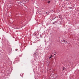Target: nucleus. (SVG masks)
I'll return each instance as SVG.
<instances>
[{"instance_id": "nucleus-2", "label": "nucleus", "mask_w": 79, "mask_h": 79, "mask_svg": "<svg viewBox=\"0 0 79 79\" xmlns=\"http://www.w3.org/2000/svg\"><path fill=\"white\" fill-rule=\"evenodd\" d=\"M56 22V21H55L54 22H53V23H52L53 24H55V22Z\"/></svg>"}, {"instance_id": "nucleus-1", "label": "nucleus", "mask_w": 79, "mask_h": 79, "mask_svg": "<svg viewBox=\"0 0 79 79\" xmlns=\"http://www.w3.org/2000/svg\"><path fill=\"white\" fill-rule=\"evenodd\" d=\"M53 56H52V55H51L49 57V59H50V58H52V57Z\"/></svg>"}, {"instance_id": "nucleus-3", "label": "nucleus", "mask_w": 79, "mask_h": 79, "mask_svg": "<svg viewBox=\"0 0 79 79\" xmlns=\"http://www.w3.org/2000/svg\"><path fill=\"white\" fill-rule=\"evenodd\" d=\"M63 42H67V41H66L65 40H63Z\"/></svg>"}, {"instance_id": "nucleus-4", "label": "nucleus", "mask_w": 79, "mask_h": 79, "mask_svg": "<svg viewBox=\"0 0 79 79\" xmlns=\"http://www.w3.org/2000/svg\"><path fill=\"white\" fill-rule=\"evenodd\" d=\"M50 1H48V3H50Z\"/></svg>"}, {"instance_id": "nucleus-6", "label": "nucleus", "mask_w": 79, "mask_h": 79, "mask_svg": "<svg viewBox=\"0 0 79 79\" xmlns=\"http://www.w3.org/2000/svg\"><path fill=\"white\" fill-rule=\"evenodd\" d=\"M69 8H71V7H69Z\"/></svg>"}, {"instance_id": "nucleus-5", "label": "nucleus", "mask_w": 79, "mask_h": 79, "mask_svg": "<svg viewBox=\"0 0 79 79\" xmlns=\"http://www.w3.org/2000/svg\"><path fill=\"white\" fill-rule=\"evenodd\" d=\"M56 18V17L54 19H53L52 20H53V19H55V18Z\"/></svg>"}]
</instances>
